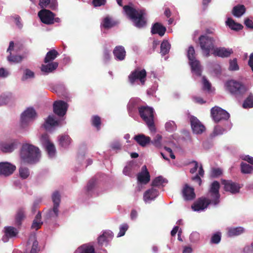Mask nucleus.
<instances>
[{
	"instance_id": "f257e3e1",
	"label": "nucleus",
	"mask_w": 253,
	"mask_h": 253,
	"mask_svg": "<svg viewBox=\"0 0 253 253\" xmlns=\"http://www.w3.org/2000/svg\"><path fill=\"white\" fill-rule=\"evenodd\" d=\"M220 184L214 181L210 186L207 197L200 198L192 206V209L196 211H202L206 209L209 205L217 206L220 203V195L219 190Z\"/></svg>"
},
{
	"instance_id": "f03ea898",
	"label": "nucleus",
	"mask_w": 253,
	"mask_h": 253,
	"mask_svg": "<svg viewBox=\"0 0 253 253\" xmlns=\"http://www.w3.org/2000/svg\"><path fill=\"white\" fill-rule=\"evenodd\" d=\"M20 156L23 162L34 164L39 161L41 152L38 147L26 143H24L21 147Z\"/></svg>"
},
{
	"instance_id": "7ed1b4c3",
	"label": "nucleus",
	"mask_w": 253,
	"mask_h": 253,
	"mask_svg": "<svg viewBox=\"0 0 253 253\" xmlns=\"http://www.w3.org/2000/svg\"><path fill=\"white\" fill-rule=\"evenodd\" d=\"M123 8L126 14L136 27L142 28L146 26V21L144 17L145 14V10L138 11L129 5H125Z\"/></svg>"
},
{
	"instance_id": "20e7f679",
	"label": "nucleus",
	"mask_w": 253,
	"mask_h": 253,
	"mask_svg": "<svg viewBox=\"0 0 253 253\" xmlns=\"http://www.w3.org/2000/svg\"><path fill=\"white\" fill-rule=\"evenodd\" d=\"M224 87L226 91L238 99L242 98L248 90L247 87L242 83L232 80L227 81Z\"/></svg>"
},
{
	"instance_id": "39448f33",
	"label": "nucleus",
	"mask_w": 253,
	"mask_h": 253,
	"mask_svg": "<svg viewBox=\"0 0 253 253\" xmlns=\"http://www.w3.org/2000/svg\"><path fill=\"white\" fill-rule=\"evenodd\" d=\"M138 112L140 117L146 123L150 130H155L154 109L148 106H140L138 107Z\"/></svg>"
},
{
	"instance_id": "423d86ee",
	"label": "nucleus",
	"mask_w": 253,
	"mask_h": 253,
	"mask_svg": "<svg viewBox=\"0 0 253 253\" xmlns=\"http://www.w3.org/2000/svg\"><path fill=\"white\" fill-rule=\"evenodd\" d=\"M200 47L204 54L208 57L211 51L214 50L215 40L208 34L202 35L199 38Z\"/></svg>"
},
{
	"instance_id": "0eeeda50",
	"label": "nucleus",
	"mask_w": 253,
	"mask_h": 253,
	"mask_svg": "<svg viewBox=\"0 0 253 253\" xmlns=\"http://www.w3.org/2000/svg\"><path fill=\"white\" fill-rule=\"evenodd\" d=\"M195 52L194 47L190 46L187 51V57L189 61V65L191 68L192 72L197 76H201L202 74V66L200 61L197 60L195 56Z\"/></svg>"
},
{
	"instance_id": "6e6552de",
	"label": "nucleus",
	"mask_w": 253,
	"mask_h": 253,
	"mask_svg": "<svg viewBox=\"0 0 253 253\" xmlns=\"http://www.w3.org/2000/svg\"><path fill=\"white\" fill-rule=\"evenodd\" d=\"M146 75L147 73L145 69H136L128 76V82L131 85H134L136 83L143 85L146 81Z\"/></svg>"
},
{
	"instance_id": "1a4fd4ad",
	"label": "nucleus",
	"mask_w": 253,
	"mask_h": 253,
	"mask_svg": "<svg viewBox=\"0 0 253 253\" xmlns=\"http://www.w3.org/2000/svg\"><path fill=\"white\" fill-rule=\"evenodd\" d=\"M37 113L32 107L27 108L21 115L20 126L23 128L27 127L36 119Z\"/></svg>"
},
{
	"instance_id": "9d476101",
	"label": "nucleus",
	"mask_w": 253,
	"mask_h": 253,
	"mask_svg": "<svg viewBox=\"0 0 253 253\" xmlns=\"http://www.w3.org/2000/svg\"><path fill=\"white\" fill-rule=\"evenodd\" d=\"M211 115L213 121L217 123L222 121H226L230 117L229 114L221 108L215 106L211 110Z\"/></svg>"
},
{
	"instance_id": "9b49d317",
	"label": "nucleus",
	"mask_w": 253,
	"mask_h": 253,
	"mask_svg": "<svg viewBox=\"0 0 253 253\" xmlns=\"http://www.w3.org/2000/svg\"><path fill=\"white\" fill-rule=\"evenodd\" d=\"M40 141L48 156L50 158L54 157L56 154V149L54 144L50 141L48 135L46 133L42 134L40 138Z\"/></svg>"
},
{
	"instance_id": "f8f14e48",
	"label": "nucleus",
	"mask_w": 253,
	"mask_h": 253,
	"mask_svg": "<svg viewBox=\"0 0 253 253\" xmlns=\"http://www.w3.org/2000/svg\"><path fill=\"white\" fill-rule=\"evenodd\" d=\"M53 112L59 117H63L67 112L68 105L64 101L58 100L53 105Z\"/></svg>"
},
{
	"instance_id": "ddd939ff",
	"label": "nucleus",
	"mask_w": 253,
	"mask_h": 253,
	"mask_svg": "<svg viewBox=\"0 0 253 253\" xmlns=\"http://www.w3.org/2000/svg\"><path fill=\"white\" fill-rule=\"evenodd\" d=\"M38 16L41 21L46 24L50 25L53 24V17L54 14L49 10L43 9L38 12Z\"/></svg>"
},
{
	"instance_id": "4468645a",
	"label": "nucleus",
	"mask_w": 253,
	"mask_h": 253,
	"mask_svg": "<svg viewBox=\"0 0 253 253\" xmlns=\"http://www.w3.org/2000/svg\"><path fill=\"white\" fill-rule=\"evenodd\" d=\"M3 231L4 234L1 240L4 243L7 242L9 239L16 237L18 234V230L12 226L4 227Z\"/></svg>"
},
{
	"instance_id": "2eb2a0df",
	"label": "nucleus",
	"mask_w": 253,
	"mask_h": 253,
	"mask_svg": "<svg viewBox=\"0 0 253 253\" xmlns=\"http://www.w3.org/2000/svg\"><path fill=\"white\" fill-rule=\"evenodd\" d=\"M191 128L195 134H201L205 131V126L195 117L191 116L190 119Z\"/></svg>"
},
{
	"instance_id": "dca6fc26",
	"label": "nucleus",
	"mask_w": 253,
	"mask_h": 253,
	"mask_svg": "<svg viewBox=\"0 0 253 253\" xmlns=\"http://www.w3.org/2000/svg\"><path fill=\"white\" fill-rule=\"evenodd\" d=\"M18 144V140L12 139L9 141L1 143L0 148L4 153H11L17 148Z\"/></svg>"
},
{
	"instance_id": "f3484780",
	"label": "nucleus",
	"mask_w": 253,
	"mask_h": 253,
	"mask_svg": "<svg viewBox=\"0 0 253 253\" xmlns=\"http://www.w3.org/2000/svg\"><path fill=\"white\" fill-rule=\"evenodd\" d=\"M15 169L16 167L8 162L0 163V175L8 176L11 174Z\"/></svg>"
},
{
	"instance_id": "a211bd4d",
	"label": "nucleus",
	"mask_w": 253,
	"mask_h": 253,
	"mask_svg": "<svg viewBox=\"0 0 253 253\" xmlns=\"http://www.w3.org/2000/svg\"><path fill=\"white\" fill-rule=\"evenodd\" d=\"M224 189L226 191H229L232 194H236L239 192L241 187L238 183L234 182L231 180H225L223 182Z\"/></svg>"
},
{
	"instance_id": "6ab92c4d",
	"label": "nucleus",
	"mask_w": 253,
	"mask_h": 253,
	"mask_svg": "<svg viewBox=\"0 0 253 253\" xmlns=\"http://www.w3.org/2000/svg\"><path fill=\"white\" fill-rule=\"evenodd\" d=\"M138 182L146 184L150 180V175L145 165L142 167L141 171L138 173L137 176Z\"/></svg>"
},
{
	"instance_id": "aec40b11",
	"label": "nucleus",
	"mask_w": 253,
	"mask_h": 253,
	"mask_svg": "<svg viewBox=\"0 0 253 253\" xmlns=\"http://www.w3.org/2000/svg\"><path fill=\"white\" fill-rule=\"evenodd\" d=\"M233 53V51L231 48L220 47L215 48L212 53L214 56L225 58L229 57Z\"/></svg>"
},
{
	"instance_id": "412c9836",
	"label": "nucleus",
	"mask_w": 253,
	"mask_h": 253,
	"mask_svg": "<svg viewBox=\"0 0 253 253\" xmlns=\"http://www.w3.org/2000/svg\"><path fill=\"white\" fill-rule=\"evenodd\" d=\"M159 191L154 188H152L147 190L144 193L143 200L145 203H149L154 200L155 198L159 195Z\"/></svg>"
},
{
	"instance_id": "4be33fe9",
	"label": "nucleus",
	"mask_w": 253,
	"mask_h": 253,
	"mask_svg": "<svg viewBox=\"0 0 253 253\" xmlns=\"http://www.w3.org/2000/svg\"><path fill=\"white\" fill-rule=\"evenodd\" d=\"M182 195L185 200L191 201L195 198L194 189L186 184L182 190Z\"/></svg>"
},
{
	"instance_id": "5701e85b",
	"label": "nucleus",
	"mask_w": 253,
	"mask_h": 253,
	"mask_svg": "<svg viewBox=\"0 0 253 253\" xmlns=\"http://www.w3.org/2000/svg\"><path fill=\"white\" fill-rule=\"evenodd\" d=\"M113 237V233L110 230L103 232V234L98 238V243L100 246L106 245Z\"/></svg>"
},
{
	"instance_id": "b1692460",
	"label": "nucleus",
	"mask_w": 253,
	"mask_h": 253,
	"mask_svg": "<svg viewBox=\"0 0 253 253\" xmlns=\"http://www.w3.org/2000/svg\"><path fill=\"white\" fill-rule=\"evenodd\" d=\"M59 121L55 120L53 115H49L45 121L44 124L43 125V127L47 131L56 126H58Z\"/></svg>"
},
{
	"instance_id": "393cba45",
	"label": "nucleus",
	"mask_w": 253,
	"mask_h": 253,
	"mask_svg": "<svg viewBox=\"0 0 253 253\" xmlns=\"http://www.w3.org/2000/svg\"><path fill=\"white\" fill-rule=\"evenodd\" d=\"M166 32V28L162 24L156 22L153 24L151 32L152 35L158 34L160 36H163Z\"/></svg>"
},
{
	"instance_id": "a878e982",
	"label": "nucleus",
	"mask_w": 253,
	"mask_h": 253,
	"mask_svg": "<svg viewBox=\"0 0 253 253\" xmlns=\"http://www.w3.org/2000/svg\"><path fill=\"white\" fill-rule=\"evenodd\" d=\"M113 54L115 58L117 60L122 61L125 59L126 52L125 48L122 45H118L115 47L113 50Z\"/></svg>"
},
{
	"instance_id": "bb28decb",
	"label": "nucleus",
	"mask_w": 253,
	"mask_h": 253,
	"mask_svg": "<svg viewBox=\"0 0 253 253\" xmlns=\"http://www.w3.org/2000/svg\"><path fill=\"white\" fill-rule=\"evenodd\" d=\"M134 139L141 146L145 147L147 144L150 143L151 138L149 136H147L142 133L135 135Z\"/></svg>"
},
{
	"instance_id": "cd10ccee",
	"label": "nucleus",
	"mask_w": 253,
	"mask_h": 253,
	"mask_svg": "<svg viewBox=\"0 0 253 253\" xmlns=\"http://www.w3.org/2000/svg\"><path fill=\"white\" fill-rule=\"evenodd\" d=\"M97 183L96 179L94 178H92L88 181L86 187V191L88 195L90 196L95 195Z\"/></svg>"
},
{
	"instance_id": "c85d7f7f",
	"label": "nucleus",
	"mask_w": 253,
	"mask_h": 253,
	"mask_svg": "<svg viewBox=\"0 0 253 253\" xmlns=\"http://www.w3.org/2000/svg\"><path fill=\"white\" fill-rule=\"evenodd\" d=\"M138 99H132L130 100L128 104H127V110L129 114V115L133 117L134 113L136 112L137 109H138Z\"/></svg>"
},
{
	"instance_id": "c756f323",
	"label": "nucleus",
	"mask_w": 253,
	"mask_h": 253,
	"mask_svg": "<svg viewBox=\"0 0 253 253\" xmlns=\"http://www.w3.org/2000/svg\"><path fill=\"white\" fill-rule=\"evenodd\" d=\"M58 140L60 147L66 149L71 143L72 139L67 134H62L58 136Z\"/></svg>"
},
{
	"instance_id": "7c9ffc66",
	"label": "nucleus",
	"mask_w": 253,
	"mask_h": 253,
	"mask_svg": "<svg viewBox=\"0 0 253 253\" xmlns=\"http://www.w3.org/2000/svg\"><path fill=\"white\" fill-rule=\"evenodd\" d=\"M58 66V63L56 62H48L46 65L42 64L41 66V70L42 72L45 74H47L52 72L55 70Z\"/></svg>"
},
{
	"instance_id": "2f4dec72",
	"label": "nucleus",
	"mask_w": 253,
	"mask_h": 253,
	"mask_svg": "<svg viewBox=\"0 0 253 253\" xmlns=\"http://www.w3.org/2000/svg\"><path fill=\"white\" fill-rule=\"evenodd\" d=\"M31 244H32V247L30 253H38L40 251V249L38 247V242L36 240V237L35 235H32L29 238L27 244L30 245Z\"/></svg>"
},
{
	"instance_id": "473e14b6",
	"label": "nucleus",
	"mask_w": 253,
	"mask_h": 253,
	"mask_svg": "<svg viewBox=\"0 0 253 253\" xmlns=\"http://www.w3.org/2000/svg\"><path fill=\"white\" fill-rule=\"evenodd\" d=\"M58 208L59 207L53 206L52 209L48 210L45 216V219L47 220L56 219L58 216Z\"/></svg>"
},
{
	"instance_id": "72a5a7b5",
	"label": "nucleus",
	"mask_w": 253,
	"mask_h": 253,
	"mask_svg": "<svg viewBox=\"0 0 253 253\" xmlns=\"http://www.w3.org/2000/svg\"><path fill=\"white\" fill-rule=\"evenodd\" d=\"M117 24V22L114 21L110 17L106 16L102 20L101 26L106 29H110Z\"/></svg>"
},
{
	"instance_id": "f704fd0d",
	"label": "nucleus",
	"mask_w": 253,
	"mask_h": 253,
	"mask_svg": "<svg viewBox=\"0 0 253 253\" xmlns=\"http://www.w3.org/2000/svg\"><path fill=\"white\" fill-rule=\"evenodd\" d=\"M226 24L231 29L235 30V31H239L243 28V26L238 23H236L234 20H233L231 18H228L226 21Z\"/></svg>"
},
{
	"instance_id": "c9c22d12",
	"label": "nucleus",
	"mask_w": 253,
	"mask_h": 253,
	"mask_svg": "<svg viewBox=\"0 0 253 253\" xmlns=\"http://www.w3.org/2000/svg\"><path fill=\"white\" fill-rule=\"evenodd\" d=\"M244 232V229L242 227H231L228 229V235L229 237L238 236Z\"/></svg>"
},
{
	"instance_id": "e433bc0d",
	"label": "nucleus",
	"mask_w": 253,
	"mask_h": 253,
	"mask_svg": "<svg viewBox=\"0 0 253 253\" xmlns=\"http://www.w3.org/2000/svg\"><path fill=\"white\" fill-rule=\"evenodd\" d=\"M59 55L58 52L55 49H51L47 52L44 59L45 63H47L54 60Z\"/></svg>"
},
{
	"instance_id": "4c0bfd02",
	"label": "nucleus",
	"mask_w": 253,
	"mask_h": 253,
	"mask_svg": "<svg viewBox=\"0 0 253 253\" xmlns=\"http://www.w3.org/2000/svg\"><path fill=\"white\" fill-rule=\"evenodd\" d=\"M245 11L246 8L244 5H237L233 7L232 13L234 16L240 17L245 13Z\"/></svg>"
},
{
	"instance_id": "58836bf2",
	"label": "nucleus",
	"mask_w": 253,
	"mask_h": 253,
	"mask_svg": "<svg viewBox=\"0 0 253 253\" xmlns=\"http://www.w3.org/2000/svg\"><path fill=\"white\" fill-rule=\"evenodd\" d=\"M35 77V73L29 69H25L23 71V75L21 77V81H26L28 80L33 79Z\"/></svg>"
},
{
	"instance_id": "ea45409f",
	"label": "nucleus",
	"mask_w": 253,
	"mask_h": 253,
	"mask_svg": "<svg viewBox=\"0 0 253 253\" xmlns=\"http://www.w3.org/2000/svg\"><path fill=\"white\" fill-rule=\"evenodd\" d=\"M170 48V44L168 41L164 40L161 44V54L162 56H164L168 54Z\"/></svg>"
},
{
	"instance_id": "a19ab883",
	"label": "nucleus",
	"mask_w": 253,
	"mask_h": 253,
	"mask_svg": "<svg viewBox=\"0 0 253 253\" xmlns=\"http://www.w3.org/2000/svg\"><path fill=\"white\" fill-rule=\"evenodd\" d=\"M231 128L230 125H229L228 127L223 128L219 126H216L213 129L212 133L211 134L212 137H214L218 135L222 134L224 132L226 131L227 129H230Z\"/></svg>"
},
{
	"instance_id": "79ce46f5",
	"label": "nucleus",
	"mask_w": 253,
	"mask_h": 253,
	"mask_svg": "<svg viewBox=\"0 0 253 253\" xmlns=\"http://www.w3.org/2000/svg\"><path fill=\"white\" fill-rule=\"evenodd\" d=\"M42 215L41 213L39 211L38 214L36 215L33 222L32 225V228L36 230L39 229L41 225L42 224V222L41 221Z\"/></svg>"
},
{
	"instance_id": "37998d69",
	"label": "nucleus",
	"mask_w": 253,
	"mask_h": 253,
	"mask_svg": "<svg viewBox=\"0 0 253 253\" xmlns=\"http://www.w3.org/2000/svg\"><path fill=\"white\" fill-rule=\"evenodd\" d=\"M52 200L53 203V206L59 207L61 201V196L58 191L54 192L52 195Z\"/></svg>"
},
{
	"instance_id": "c03bdc74",
	"label": "nucleus",
	"mask_w": 253,
	"mask_h": 253,
	"mask_svg": "<svg viewBox=\"0 0 253 253\" xmlns=\"http://www.w3.org/2000/svg\"><path fill=\"white\" fill-rule=\"evenodd\" d=\"M243 107L244 108H250L253 107V95L250 93L248 97L245 100Z\"/></svg>"
},
{
	"instance_id": "a18cd8bd",
	"label": "nucleus",
	"mask_w": 253,
	"mask_h": 253,
	"mask_svg": "<svg viewBox=\"0 0 253 253\" xmlns=\"http://www.w3.org/2000/svg\"><path fill=\"white\" fill-rule=\"evenodd\" d=\"M77 251L81 253H94V249L93 247H89L85 245L78 248Z\"/></svg>"
},
{
	"instance_id": "49530a36",
	"label": "nucleus",
	"mask_w": 253,
	"mask_h": 253,
	"mask_svg": "<svg viewBox=\"0 0 253 253\" xmlns=\"http://www.w3.org/2000/svg\"><path fill=\"white\" fill-rule=\"evenodd\" d=\"M25 217V212L23 209L18 210L15 217V222L17 225L21 224L22 220Z\"/></svg>"
},
{
	"instance_id": "de8ad7c7",
	"label": "nucleus",
	"mask_w": 253,
	"mask_h": 253,
	"mask_svg": "<svg viewBox=\"0 0 253 253\" xmlns=\"http://www.w3.org/2000/svg\"><path fill=\"white\" fill-rule=\"evenodd\" d=\"M229 66L228 70L231 71H238L239 70V66L237 63V58H235L233 59H230L229 61Z\"/></svg>"
},
{
	"instance_id": "09e8293b",
	"label": "nucleus",
	"mask_w": 253,
	"mask_h": 253,
	"mask_svg": "<svg viewBox=\"0 0 253 253\" xmlns=\"http://www.w3.org/2000/svg\"><path fill=\"white\" fill-rule=\"evenodd\" d=\"M241 170L243 173H251L253 171V167L249 164L242 162L241 164Z\"/></svg>"
},
{
	"instance_id": "8fccbe9b",
	"label": "nucleus",
	"mask_w": 253,
	"mask_h": 253,
	"mask_svg": "<svg viewBox=\"0 0 253 253\" xmlns=\"http://www.w3.org/2000/svg\"><path fill=\"white\" fill-rule=\"evenodd\" d=\"M168 180L162 176H159L156 177L152 181V185L153 186H159L164 183H167Z\"/></svg>"
},
{
	"instance_id": "3c124183",
	"label": "nucleus",
	"mask_w": 253,
	"mask_h": 253,
	"mask_svg": "<svg viewBox=\"0 0 253 253\" xmlns=\"http://www.w3.org/2000/svg\"><path fill=\"white\" fill-rule=\"evenodd\" d=\"M23 59V57L21 55H12L11 53L7 57V60L10 63H17L20 62Z\"/></svg>"
},
{
	"instance_id": "603ef678",
	"label": "nucleus",
	"mask_w": 253,
	"mask_h": 253,
	"mask_svg": "<svg viewBox=\"0 0 253 253\" xmlns=\"http://www.w3.org/2000/svg\"><path fill=\"white\" fill-rule=\"evenodd\" d=\"M165 128L167 131L172 132L176 130L177 126L174 121H169L166 123Z\"/></svg>"
},
{
	"instance_id": "864d4df0",
	"label": "nucleus",
	"mask_w": 253,
	"mask_h": 253,
	"mask_svg": "<svg viewBox=\"0 0 253 253\" xmlns=\"http://www.w3.org/2000/svg\"><path fill=\"white\" fill-rule=\"evenodd\" d=\"M162 136L161 135L157 134L154 138L153 140H151L150 143L157 148H161L162 147Z\"/></svg>"
},
{
	"instance_id": "5fc2aeb1",
	"label": "nucleus",
	"mask_w": 253,
	"mask_h": 253,
	"mask_svg": "<svg viewBox=\"0 0 253 253\" xmlns=\"http://www.w3.org/2000/svg\"><path fill=\"white\" fill-rule=\"evenodd\" d=\"M19 171L20 177L23 179L27 178L30 174L29 170L26 167H21Z\"/></svg>"
},
{
	"instance_id": "6e6d98bb",
	"label": "nucleus",
	"mask_w": 253,
	"mask_h": 253,
	"mask_svg": "<svg viewBox=\"0 0 253 253\" xmlns=\"http://www.w3.org/2000/svg\"><path fill=\"white\" fill-rule=\"evenodd\" d=\"M221 234L220 232L213 234L211 237V243L212 244H218L221 240Z\"/></svg>"
},
{
	"instance_id": "4d7b16f0",
	"label": "nucleus",
	"mask_w": 253,
	"mask_h": 253,
	"mask_svg": "<svg viewBox=\"0 0 253 253\" xmlns=\"http://www.w3.org/2000/svg\"><path fill=\"white\" fill-rule=\"evenodd\" d=\"M128 226L126 223H124L120 225L119 229L120 231L118 234L117 237H120L124 236L126 232L128 229Z\"/></svg>"
},
{
	"instance_id": "13d9d810",
	"label": "nucleus",
	"mask_w": 253,
	"mask_h": 253,
	"mask_svg": "<svg viewBox=\"0 0 253 253\" xmlns=\"http://www.w3.org/2000/svg\"><path fill=\"white\" fill-rule=\"evenodd\" d=\"M92 124L93 126L97 128L98 130L100 128L101 124L100 118L97 116L93 117L92 119Z\"/></svg>"
},
{
	"instance_id": "bf43d9fd",
	"label": "nucleus",
	"mask_w": 253,
	"mask_h": 253,
	"mask_svg": "<svg viewBox=\"0 0 253 253\" xmlns=\"http://www.w3.org/2000/svg\"><path fill=\"white\" fill-rule=\"evenodd\" d=\"M103 61L105 63H107L111 59V54L109 50L105 48L103 51Z\"/></svg>"
},
{
	"instance_id": "052dcab7",
	"label": "nucleus",
	"mask_w": 253,
	"mask_h": 253,
	"mask_svg": "<svg viewBox=\"0 0 253 253\" xmlns=\"http://www.w3.org/2000/svg\"><path fill=\"white\" fill-rule=\"evenodd\" d=\"M222 173V169L220 168H213L211 172V176L213 177H217Z\"/></svg>"
},
{
	"instance_id": "680f3d73",
	"label": "nucleus",
	"mask_w": 253,
	"mask_h": 253,
	"mask_svg": "<svg viewBox=\"0 0 253 253\" xmlns=\"http://www.w3.org/2000/svg\"><path fill=\"white\" fill-rule=\"evenodd\" d=\"M111 148L114 150H120L121 148V144L118 140H114L110 144Z\"/></svg>"
},
{
	"instance_id": "e2e57ef3",
	"label": "nucleus",
	"mask_w": 253,
	"mask_h": 253,
	"mask_svg": "<svg viewBox=\"0 0 253 253\" xmlns=\"http://www.w3.org/2000/svg\"><path fill=\"white\" fill-rule=\"evenodd\" d=\"M41 201H42L41 198H37L34 201L33 205L32 208V211L33 213H35L36 212V210H37V209L38 208L39 205L40 203L41 202Z\"/></svg>"
},
{
	"instance_id": "0e129e2a",
	"label": "nucleus",
	"mask_w": 253,
	"mask_h": 253,
	"mask_svg": "<svg viewBox=\"0 0 253 253\" xmlns=\"http://www.w3.org/2000/svg\"><path fill=\"white\" fill-rule=\"evenodd\" d=\"M106 0H93L92 4L94 7L100 6L105 5Z\"/></svg>"
},
{
	"instance_id": "69168bd1",
	"label": "nucleus",
	"mask_w": 253,
	"mask_h": 253,
	"mask_svg": "<svg viewBox=\"0 0 253 253\" xmlns=\"http://www.w3.org/2000/svg\"><path fill=\"white\" fill-rule=\"evenodd\" d=\"M11 17L15 19L16 26L20 29L22 28L23 24L21 22L20 16L19 15H15L14 16H11Z\"/></svg>"
},
{
	"instance_id": "338daca9",
	"label": "nucleus",
	"mask_w": 253,
	"mask_h": 253,
	"mask_svg": "<svg viewBox=\"0 0 253 253\" xmlns=\"http://www.w3.org/2000/svg\"><path fill=\"white\" fill-rule=\"evenodd\" d=\"M203 80L204 89H207L208 90H210L211 87V84L206 79L205 77H203Z\"/></svg>"
},
{
	"instance_id": "774afa93",
	"label": "nucleus",
	"mask_w": 253,
	"mask_h": 253,
	"mask_svg": "<svg viewBox=\"0 0 253 253\" xmlns=\"http://www.w3.org/2000/svg\"><path fill=\"white\" fill-rule=\"evenodd\" d=\"M244 24L245 26L250 29H253V21L249 18H246L245 20Z\"/></svg>"
}]
</instances>
